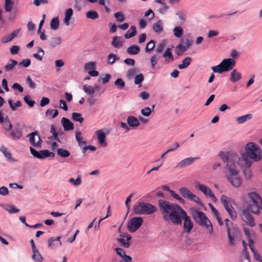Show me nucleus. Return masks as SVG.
Masks as SVG:
<instances>
[{"mask_svg": "<svg viewBox=\"0 0 262 262\" xmlns=\"http://www.w3.org/2000/svg\"><path fill=\"white\" fill-rule=\"evenodd\" d=\"M57 154L62 158H67L70 156V153L67 150L58 148L57 151Z\"/></svg>", "mask_w": 262, "mask_h": 262, "instance_id": "39", "label": "nucleus"}, {"mask_svg": "<svg viewBox=\"0 0 262 262\" xmlns=\"http://www.w3.org/2000/svg\"><path fill=\"white\" fill-rule=\"evenodd\" d=\"M30 150L33 157L39 159H43L49 157H52L53 158L55 155L53 152L49 151L48 149L41 150L38 151L34 148L30 147Z\"/></svg>", "mask_w": 262, "mask_h": 262, "instance_id": "9", "label": "nucleus"}, {"mask_svg": "<svg viewBox=\"0 0 262 262\" xmlns=\"http://www.w3.org/2000/svg\"><path fill=\"white\" fill-rule=\"evenodd\" d=\"M219 156L225 163H227L226 168L227 172L226 177L229 182L234 187H240L242 180L238 175L239 171L237 167L241 161L238 155L231 151L226 154L224 151H220Z\"/></svg>", "mask_w": 262, "mask_h": 262, "instance_id": "2", "label": "nucleus"}, {"mask_svg": "<svg viewBox=\"0 0 262 262\" xmlns=\"http://www.w3.org/2000/svg\"><path fill=\"white\" fill-rule=\"evenodd\" d=\"M47 116H51V118L53 119L56 117L58 115V111L56 109H48L46 112Z\"/></svg>", "mask_w": 262, "mask_h": 262, "instance_id": "45", "label": "nucleus"}, {"mask_svg": "<svg viewBox=\"0 0 262 262\" xmlns=\"http://www.w3.org/2000/svg\"><path fill=\"white\" fill-rule=\"evenodd\" d=\"M199 157H189L185 158L180 162L178 163V164L175 166V169H182L184 167H185L187 166L190 165L192 164L196 160L199 159Z\"/></svg>", "mask_w": 262, "mask_h": 262, "instance_id": "13", "label": "nucleus"}, {"mask_svg": "<svg viewBox=\"0 0 262 262\" xmlns=\"http://www.w3.org/2000/svg\"><path fill=\"white\" fill-rule=\"evenodd\" d=\"M26 82L30 89H34L36 88V84L33 82L30 76L27 77Z\"/></svg>", "mask_w": 262, "mask_h": 262, "instance_id": "54", "label": "nucleus"}, {"mask_svg": "<svg viewBox=\"0 0 262 262\" xmlns=\"http://www.w3.org/2000/svg\"><path fill=\"white\" fill-rule=\"evenodd\" d=\"M163 56L165 58V61L166 63H168L170 61H173L174 60L173 56L171 52V49L169 48L166 49L163 55Z\"/></svg>", "mask_w": 262, "mask_h": 262, "instance_id": "20", "label": "nucleus"}, {"mask_svg": "<svg viewBox=\"0 0 262 262\" xmlns=\"http://www.w3.org/2000/svg\"><path fill=\"white\" fill-rule=\"evenodd\" d=\"M155 41L153 40H150L147 44L145 48V51L149 52L151 51L155 48Z\"/></svg>", "mask_w": 262, "mask_h": 262, "instance_id": "51", "label": "nucleus"}, {"mask_svg": "<svg viewBox=\"0 0 262 262\" xmlns=\"http://www.w3.org/2000/svg\"><path fill=\"white\" fill-rule=\"evenodd\" d=\"M221 201L224 205L227 212H229L231 209H233V207L228 202V198L225 195H222L221 198Z\"/></svg>", "mask_w": 262, "mask_h": 262, "instance_id": "19", "label": "nucleus"}, {"mask_svg": "<svg viewBox=\"0 0 262 262\" xmlns=\"http://www.w3.org/2000/svg\"><path fill=\"white\" fill-rule=\"evenodd\" d=\"M72 119L74 121H78L80 123H81L84 120L81 114L78 113H73L72 114Z\"/></svg>", "mask_w": 262, "mask_h": 262, "instance_id": "36", "label": "nucleus"}, {"mask_svg": "<svg viewBox=\"0 0 262 262\" xmlns=\"http://www.w3.org/2000/svg\"><path fill=\"white\" fill-rule=\"evenodd\" d=\"M192 216L195 223L199 225L208 229V232L210 234L213 232L212 224L204 212L194 210L192 212Z\"/></svg>", "mask_w": 262, "mask_h": 262, "instance_id": "4", "label": "nucleus"}, {"mask_svg": "<svg viewBox=\"0 0 262 262\" xmlns=\"http://www.w3.org/2000/svg\"><path fill=\"white\" fill-rule=\"evenodd\" d=\"M75 138L79 146L81 147L82 145H86V141H82L83 138L81 136L80 132H77L75 133Z\"/></svg>", "mask_w": 262, "mask_h": 262, "instance_id": "38", "label": "nucleus"}, {"mask_svg": "<svg viewBox=\"0 0 262 262\" xmlns=\"http://www.w3.org/2000/svg\"><path fill=\"white\" fill-rule=\"evenodd\" d=\"M59 26V20L58 17L53 18L50 21V28L52 30H56L58 29Z\"/></svg>", "mask_w": 262, "mask_h": 262, "instance_id": "27", "label": "nucleus"}, {"mask_svg": "<svg viewBox=\"0 0 262 262\" xmlns=\"http://www.w3.org/2000/svg\"><path fill=\"white\" fill-rule=\"evenodd\" d=\"M196 188H198L199 190L202 191L206 196H209L211 198V200L213 202H216V199L210 189V188H209L208 186H205L203 184L198 183L196 186Z\"/></svg>", "mask_w": 262, "mask_h": 262, "instance_id": "10", "label": "nucleus"}, {"mask_svg": "<svg viewBox=\"0 0 262 262\" xmlns=\"http://www.w3.org/2000/svg\"><path fill=\"white\" fill-rule=\"evenodd\" d=\"M4 123V126L7 127H8V128H6V130H11L12 128V124L9 121L8 116L5 118L4 122H3Z\"/></svg>", "mask_w": 262, "mask_h": 262, "instance_id": "57", "label": "nucleus"}, {"mask_svg": "<svg viewBox=\"0 0 262 262\" xmlns=\"http://www.w3.org/2000/svg\"><path fill=\"white\" fill-rule=\"evenodd\" d=\"M0 151L4 154V156L8 160H11L12 156L11 154L8 151L7 148L4 146H2L0 148Z\"/></svg>", "mask_w": 262, "mask_h": 262, "instance_id": "44", "label": "nucleus"}, {"mask_svg": "<svg viewBox=\"0 0 262 262\" xmlns=\"http://www.w3.org/2000/svg\"><path fill=\"white\" fill-rule=\"evenodd\" d=\"M61 42V39L60 37H52L50 42V46L52 48H55L60 45Z\"/></svg>", "mask_w": 262, "mask_h": 262, "instance_id": "42", "label": "nucleus"}, {"mask_svg": "<svg viewBox=\"0 0 262 262\" xmlns=\"http://www.w3.org/2000/svg\"><path fill=\"white\" fill-rule=\"evenodd\" d=\"M241 217L242 220L249 226L254 227L255 225L254 218L247 209H244L243 210Z\"/></svg>", "mask_w": 262, "mask_h": 262, "instance_id": "11", "label": "nucleus"}, {"mask_svg": "<svg viewBox=\"0 0 262 262\" xmlns=\"http://www.w3.org/2000/svg\"><path fill=\"white\" fill-rule=\"evenodd\" d=\"M211 69L214 72L219 73L220 74H222L225 72L221 63L216 66L212 67Z\"/></svg>", "mask_w": 262, "mask_h": 262, "instance_id": "46", "label": "nucleus"}, {"mask_svg": "<svg viewBox=\"0 0 262 262\" xmlns=\"http://www.w3.org/2000/svg\"><path fill=\"white\" fill-rule=\"evenodd\" d=\"M12 88L13 90H18L20 93L23 92L24 91L23 86H21V85L18 83H14L12 85Z\"/></svg>", "mask_w": 262, "mask_h": 262, "instance_id": "59", "label": "nucleus"}, {"mask_svg": "<svg viewBox=\"0 0 262 262\" xmlns=\"http://www.w3.org/2000/svg\"><path fill=\"white\" fill-rule=\"evenodd\" d=\"M151 109L149 107H145L141 110V114L145 117H148L151 113Z\"/></svg>", "mask_w": 262, "mask_h": 262, "instance_id": "53", "label": "nucleus"}, {"mask_svg": "<svg viewBox=\"0 0 262 262\" xmlns=\"http://www.w3.org/2000/svg\"><path fill=\"white\" fill-rule=\"evenodd\" d=\"M114 84L119 90H123L125 84L122 78H118L115 81Z\"/></svg>", "mask_w": 262, "mask_h": 262, "instance_id": "35", "label": "nucleus"}, {"mask_svg": "<svg viewBox=\"0 0 262 262\" xmlns=\"http://www.w3.org/2000/svg\"><path fill=\"white\" fill-rule=\"evenodd\" d=\"M10 135L14 140H18L21 137V131L19 129H14L11 133Z\"/></svg>", "mask_w": 262, "mask_h": 262, "instance_id": "29", "label": "nucleus"}, {"mask_svg": "<svg viewBox=\"0 0 262 262\" xmlns=\"http://www.w3.org/2000/svg\"><path fill=\"white\" fill-rule=\"evenodd\" d=\"M252 115L249 114L237 117L236 119V121L238 124H243L247 121L248 120H250L252 118Z\"/></svg>", "mask_w": 262, "mask_h": 262, "instance_id": "25", "label": "nucleus"}, {"mask_svg": "<svg viewBox=\"0 0 262 262\" xmlns=\"http://www.w3.org/2000/svg\"><path fill=\"white\" fill-rule=\"evenodd\" d=\"M59 246L58 244L54 240V237H50L48 239V247L52 249H55Z\"/></svg>", "mask_w": 262, "mask_h": 262, "instance_id": "50", "label": "nucleus"}, {"mask_svg": "<svg viewBox=\"0 0 262 262\" xmlns=\"http://www.w3.org/2000/svg\"><path fill=\"white\" fill-rule=\"evenodd\" d=\"M160 211L165 222H170L176 225H181L184 220V229L189 233L193 228V223L186 212L179 205L164 200L158 201Z\"/></svg>", "mask_w": 262, "mask_h": 262, "instance_id": "1", "label": "nucleus"}, {"mask_svg": "<svg viewBox=\"0 0 262 262\" xmlns=\"http://www.w3.org/2000/svg\"><path fill=\"white\" fill-rule=\"evenodd\" d=\"M7 210L10 213H15L19 212V210L15 207L13 205H10L7 209Z\"/></svg>", "mask_w": 262, "mask_h": 262, "instance_id": "63", "label": "nucleus"}, {"mask_svg": "<svg viewBox=\"0 0 262 262\" xmlns=\"http://www.w3.org/2000/svg\"><path fill=\"white\" fill-rule=\"evenodd\" d=\"M153 30L155 33H159L163 30L162 23L161 20H159L153 25Z\"/></svg>", "mask_w": 262, "mask_h": 262, "instance_id": "28", "label": "nucleus"}, {"mask_svg": "<svg viewBox=\"0 0 262 262\" xmlns=\"http://www.w3.org/2000/svg\"><path fill=\"white\" fill-rule=\"evenodd\" d=\"M83 90L86 94L91 96H93L95 92V89L92 86L84 84L83 85Z\"/></svg>", "mask_w": 262, "mask_h": 262, "instance_id": "32", "label": "nucleus"}, {"mask_svg": "<svg viewBox=\"0 0 262 262\" xmlns=\"http://www.w3.org/2000/svg\"><path fill=\"white\" fill-rule=\"evenodd\" d=\"M10 61L11 62V63H8L5 67V69L6 71H10L12 70L15 66L17 64V62L14 59H11Z\"/></svg>", "mask_w": 262, "mask_h": 262, "instance_id": "47", "label": "nucleus"}, {"mask_svg": "<svg viewBox=\"0 0 262 262\" xmlns=\"http://www.w3.org/2000/svg\"><path fill=\"white\" fill-rule=\"evenodd\" d=\"M192 59L190 57H187L182 60V63L178 66L180 69H184L187 68L190 64Z\"/></svg>", "mask_w": 262, "mask_h": 262, "instance_id": "24", "label": "nucleus"}, {"mask_svg": "<svg viewBox=\"0 0 262 262\" xmlns=\"http://www.w3.org/2000/svg\"><path fill=\"white\" fill-rule=\"evenodd\" d=\"M14 3L13 0H5V10L7 12H10Z\"/></svg>", "mask_w": 262, "mask_h": 262, "instance_id": "30", "label": "nucleus"}, {"mask_svg": "<svg viewBox=\"0 0 262 262\" xmlns=\"http://www.w3.org/2000/svg\"><path fill=\"white\" fill-rule=\"evenodd\" d=\"M137 34L136 28L135 26H132L128 31L124 34V37L128 39L134 37Z\"/></svg>", "mask_w": 262, "mask_h": 262, "instance_id": "23", "label": "nucleus"}, {"mask_svg": "<svg viewBox=\"0 0 262 262\" xmlns=\"http://www.w3.org/2000/svg\"><path fill=\"white\" fill-rule=\"evenodd\" d=\"M127 122L129 127H136L140 125L139 120L133 116H129L127 117Z\"/></svg>", "mask_w": 262, "mask_h": 262, "instance_id": "18", "label": "nucleus"}, {"mask_svg": "<svg viewBox=\"0 0 262 262\" xmlns=\"http://www.w3.org/2000/svg\"><path fill=\"white\" fill-rule=\"evenodd\" d=\"M241 155L245 162V166L247 167H250L253 162H258L262 158L260 148L253 142L247 143L245 146V151Z\"/></svg>", "mask_w": 262, "mask_h": 262, "instance_id": "3", "label": "nucleus"}, {"mask_svg": "<svg viewBox=\"0 0 262 262\" xmlns=\"http://www.w3.org/2000/svg\"><path fill=\"white\" fill-rule=\"evenodd\" d=\"M241 74L236 69L233 70L230 73V80L233 83H235L241 80Z\"/></svg>", "mask_w": 262, "mask_h": 262, "instance_id": "17", "label": "nucleus"}, {"mask_svg": "<svg viewBox=\"0 0 262 262\" xmlns=\"http://www.w3.org/2000/svg\"><path fill=\"white\" fill-rule=\"evenodd\" d=\"M111 78V76L109 74H106L104 75H101L98 79V81L101 82L102 84H105L107 83Z\"/></svg>", "mask_w": 262, "mask_h": 262, "instance_id": "31", "label": "nucleus"}, {"mask_svg": "<svg viewBox=\"0 0 262 262\" xmlns=\"http://www.w3.org/2000/svg\"><path fill=\"white\" fill-rule=\"evenodd\" d=\"M221 63L224 67L225 72L231 70L235 67L236 64L235 60L231 58L224 59Z\"/></svg>", "mask_w": 262, "mask_h": 262, "instance_id": "14", "label": "nucleus"}, {"mask_svg": "<svg viewBox=\"0 0 262 262\" xmlns=\"http://www.w3.org/2000/svg\"><path fill=\"white\" fill-rule=\"evenodd\" d=\"M144 80L143 74L140 73L137 75L134 78V82L136 84L139 85V87L141 86V83Z\"/></svg>", "mask_w": 262, "mask_h": 262, "instance_id": "41", "label": "nucleus"}, {"mask_svg": "<svg viewBox=\"0 0 262 262\" xmlns=\"http://www.w3.org/2000/svg\"><path fill=\"white\" fill-rule=\"evenodd\" d=\"M248 196L252 202L247 207L249 212L255 214H259V209L262 210V199L260 196L255 192H252L248 193Z\"/></svg>", "mask_w": 262, "mask_h": 262, "instance_id": "6", "label": "nucleus"}, {"mask_svg": "<svg viewBox=\"0 0 262 262\" xmlns=\"http://www.w3.org/2000/svg\"><path fill=\"white\" fill-rule=\"evenodd\" d=\"M120 236L122 238H118L117 241L125 248H128L130 245L128 241L131 240L132 236L126 232L122 233Z\"/></svg>", "mask_w": 262, "mask_h": 262, "instance_id": "12", "label": "nucleus"}, {"mask_svg": "<svg viewBox=\"0 0 262 262\" xmlns=\"http://www.w3.org/2000/svg\"><path fill=\"white\" fill-rule=\"evenodd\" d=\"M120 37L114 36L112 41V46L116 48L120 49L123 46V42L120 40Z\"/></svg>", "mask_w": 262, "mask_h": 262, "instance_id": "22", "label": "nucleus"}, {"mask_svg": "<svg viewBox=\"0 0 262 262\" xmlns=\"http://www.w3.org/2000/svg\"><path fill=\"white\" fill-rule=\"evenodd\" d=\"M61 123L65 131H69L74 129V124L68 118L63 117L61 120Z\"/></svg>", "mask_w": 262, "mask_h": 262, "instance_id": "16", "label": "nucleus"}, {"mask_svg": "<svg viewBox=\"0 0 262 262\" xmlns=\"http://www.w3.org/2000/svg\"><path fill=\"white\" fill-rule=\"evenodd\" d=\"M143 222V219L142 217H134L129 220L127 227L130 232L134 233L141 226Z\"/></svg>", "mask_w": 262, "mask_h": 262, "instance_id": "7", "label": "nucleus"}, {"mask_svg": "<svg viewBox=\"0 0 262 262\" xmlns=\"http://www.w3.org/2000/svg\"><path fill=\"white\" fill-rule=\"evenodd\" d=\"M50 102V99L48 97H42L40 100V106L43 107L48 104Z\"/></svg>", "mask_w": 262, "mask_h": 262, "instance_id": "61", "label": "nucleus"}, {"mask_svg": "<svg viewBox=\"0 0 262 262\" xmlns=\"http://www.w3.org/2000/svg\"><path fill=\"white\" fill-rule=\"evenodd\" d=\"M32 259L36 262H40L42 260V256L39 252L37 249L32 250Z\"/></svg>", "mask_w": 262, "mask_h": 262, "instance_id": "26", "label": "nucleus"}, {"mask_svg": "<svg viewBox=\"0 0 262 262\" xmlns=\"http://www.w3.org/2000/svg\"><path fill=\"white\" fill-rule=\"evenodd\" d=\"M133 211L135 214L137 215H149L155 213L157 211V208L156 206L149 203L139 202L134 206Z\"/></svg>", "mask_w": 262, "mask_h": 262, "instance_id": "5", "label": "nucleus"}, {"mask_svg": "<svg viewBox=\"0 0 262 262\" xmlns=\"http://www.w3.org/2000/svg\"><path fill=\"white\" fill-rule=\"evenodd\" d=\"M240 258L244 259H249L250 260V256L249 253L248 252L247 250H243L242 251V254L240 257Z\"/></svg>", "mask_w": 262, "mask_h": 262, "instance_id": "62", "label": "nucleus"}, {"mask_svg": "<svg viewBox=\"0 0 262 262\" xmlns=\"http://www.w3.org/2000/svg\"><path fill=\"white\" fill-rule=\"evenodd\" d=\"M252 253L253 254V256L255 259L259 261H262V257L257 252L256 249L254 250V252H252Z\"/></svg>", "mask_w": 262, "mask_h": 262, "instance_id": "64", "label": "nucleus"}, {"mask_svg": "<svg viewBox=\"0 0 262 262\" xmlns=\"http://www.w3.org/2000/svg\"><path fill=\"white\" fill-rule=\"evenodd\" d=\"M86 16L88 18L95 19L99 17V15L96 11L90 10L86 12Z\"/></svg>", "mask_w": 262, "mask_h": 262, "instance_id": "37", "label": "nucleus"}, {"mask_svg": "<svg viewBox=\"0 0 262 262\" xmlns=\"http://www.w3.org/2000/svg\"><path fill=\"white\" fill-rule=\"evenodd\" d=\"M250 167H247L246 166V168L243 170V173L244 176L246 179H250L251 177V172L249 169Z\"/></svg>", "mask_w": 262, "mask_h": 262, "instance_id": "60", "label": "nucleus"}, {"mask_svg": "<svg viewBox=\"0 0 262 262\" xmlns=\"http://www.w3.org/2000/svg\"><path fill=\"white\" fill-rule=\"evenodd\" d=\"M119 59L118 56L113 53H111L107 56L108 63L110 64H113L116 60H119Z\"/></svg>", "mask_w": 262, "mask_h": 262, "instance_id": "40", "label": "nucleus"}, {"mask_svg": "<svg viewBox=\"0 0 262 262\" xmlns=\"http://www.w3.org/2000/svg\"><path fill=\"white\" fill-rule=\"evenodd\" d=\"M31 64V60L29 58L25 59L19 63V66H22L25 68L28 67Z\"/></svg>", "mask_w": 262, "mask_h": 262, "instance_id": "58", "label": "nucleus"}, {"mask_svg": "<svg viewBox=\"0 0 262 262\" xmlns=\"http://www.w3.org/2000/svg\"><path fill=\"white\" fill-rule=\"evenodd\" d=\"M70 183H73L74 185L76 186H79L81 184V179L80 176H78L76 180L74 178H71L68 180Z\"/></svg>", "mask_w": 262, "mask_h": 262, "instance_id": "52", "label": "nucleus"}, {"mask_svg": "<svg viewBox=\"0 0 262 262\" xmlns=\"http://www.w3.org/2000/svg\"><path fill=\"white\" fill-rule=\"evenodd\" d=\"M96 134L97 136V139L100 145L103 147L107 146V143L105 142V134L101 130H97Z\"/></svg>", "mask_w": 262, "mask_h": 262, "instance_id": "15", "label": "nucleus"}, {"mask_svg": "<svg viewBox=\"0 0 262 262\" xmlns=\"http://www.w3.org/2000/svg\"><path fill=\"white\" fill-rule=\"evenodd\" d=\"M187 49H188L185 47V46L179 44L176 47V53L178 56H180L186 51Z\"/></svg>", "mask_w": 262, "mask_h": 262, "instance_id": "33", "label": "nucleus"}, {"mask_svg": "<svg viewBox=\"0 0 262 262\" xmlns=\"http://www.w3.org/2000/svg\"><path fill=\"white\" fill-rule=\"evenodd\" d=\"M170 195L172 197L174 198L176 200L179 201L182 204H185V200L179 196L174 191H170Z\"/></svg>", "mask_w": 262, "mask_h": 262, "instance_id": "48", "label": "nucleus"}, {"mask_svg": "<svg viewBox=\"0 0 262 262\" xmlns=\"http://www.w3.org/2000/svg\"><path fill=\"white\" fill-rule=\"evenodd\" d=\"M126 51L129 55H136L140 52V48L137 45H132L127 49Z\"/></svg>", "mask_w": 262, "mask_h": 262, "instance_id": "21", "label": "nucleus"}, {"mask_svg": "<svg viewBox=\"0 0 262 262\" xmlns=\"http://www.w3.org/2000/svg\"><path fill=\"white\" fill-rule=\"evenodd\" d=\"M35 136H38V133L37 132H32L29 134L27 137L29 138V141L31 144L34 147V145H35L36 142L35 140Z\"/></svg>", "mask_w": 262, "mask_h": 262, "instance_id": "43", "label": "nucleus"}, {"mask_svg": "<svg viewBox=\"0 0 262 262\" xmlns=\"http://www.w3.org/2000/svg\"><path fill=\"white\" fill-rule=\"evenodd\" d=\"M24 101L30 106L33 107L35 103V101L30 100V97L26 95L24 97Z\"/></svg>", "mask_w": 262, "mask_h": 262, "instance_id": "55", "label": "nucleus"}, {"mask_svg": "<svg viewBox=\"0 0 262 262\" xmlns=\"http://www.w3.org/2000/svg\"><path fill=\"white\" fill-rule=\"evenodd\" d=\"M114 17L119 22H122L125 19V15L122 12H117L114 14Z\"/></svg>", "mask_w": 262, "mask_h": 262, "instance_id": "49", "label": "nucleus"}, {"mask_svg": "<svg viewBox=\"0 0 262 262\" xmlns=\"http://www.w3.org/2000/svg\"><path fill=\"white\" fill-rule=\"evenodd\" d=\"M84 68L86 70H92L95 69V63L90 61L86 63L84 65Z\"/></svg>", "mask_w": 262, "mask_h": 262, "instance_id": "56", "label": "nucleus"}, {"mask_svg": "<svg viewBox=\"0 0 262 262\" xmlns=\"http://www.w3.org/2000/svg\"><path fill=\"white\" fill-rule=\"evenodd\" d=\"M173 31L174 32V35L177 38H180L183 36V30L181 26L174 27Z\"/></svg>", "mask_w": 262, "mask_h": 262, "instance_id": "34", "label": "nucleus"}, {"mask_svg": "<svg viewBox=\"0 0 262 262\" xmlns=\"http://www.w3.org/2000/svg\"><path fill=\"white\" fill-rule=\"evenodd\" d=\"M179 192L183 198L197 203L199 205L202 204L200 198L195 194H193L187 188L181 187L179 189Z\"/></svg>", "mask_w": 262, "mask_h": 262, "instance_id": "8", "label": "nucleus"}]
</instances>
